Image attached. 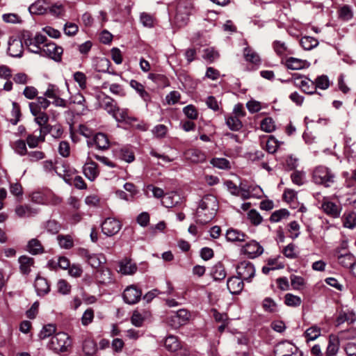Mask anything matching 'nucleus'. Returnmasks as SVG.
Listing matches in <instances>:
<instances>
[{
	"label": "nucleus",
	"mask_w": 356,
	"mask_h": 356,
	"mask_svg": "<svg viewBox=\"0 0 356 356\" xmlns=\"http://www.w3.org/2000/svg\"><path fill=\"white\" fill-rule=\"evenodd\" d=\"M218 208V201L214 195H204L196 210V222L202 225L209 222L214 218Z\"/></svg>",
	"instance_id": "f257e3e1"
},
{
	"label": "nucleus",
	"mask_w": 356,
	"mask_h": 356,
	"mask_svg": "<svg viewBox=\"0 0 356 356\" xmlns=\"http://www.w3.org/2000/svg\"><path fill=\"white\" fill-rule=\"evenodd\" d=\"M312 180L316 184L329 188L335 182L336 175L331 169L323 165H319L313 171Z\"/></svg>",
	"instance_id": "f03ea898"
},
{
	"label": "nucleus",
	"mask_w": 356,
	"mask_h": 356,
	"mask_svg": "<svg viewBox=\"0 0 356 356\" xmlns=\"http://www.w3.org/2000/svg\"><path fill=\"white\" fill-rule=\"evenodd\" d=\"M70 346V340L68 334L65 332H58L51 338L47 347L54 353H58L67 351Z\"/></svg>",
	"instance_id": "7ed1b4c3"
},
{
	"label": "nucleus",
	"mask_w": 356,
	"mask_h": 356,
	"mask_svg": "<svg viewBox=\"0 0 356 356\" xmlns=\"http://www.w3.org/2000/svg\"><path fill=\"white\" fill-rule=\"evenodd\" d=\"M63 52V49L61 47L56 45L51 41H49L42 46L40 55L47 56L56 62H60Z\"/></svg>",
	"instance_id": "20e7f679"
},
{
	"label": "nucleus",
	"mask_w": 356,
	"mask_h": 356,
	"mask_svg": "<svg viewBox=\"0 0 356 356\" xmlns=\"http://www.w3.org/2000/svg\"><path fill=\"white\" fill-rule=\"evenodd\" d=\"M274 353L276 356H302L298 347L289 341L277 343L275 347Z\"/></svg>",
	"instance_id": "39448f33"
},
{
	"label": "nucleus",
	"mask_w": 356,
	"mask_h": 356,
	"mask_svg": "<svg viewBox=\"0 0 356 356\" xmlns=\"http://www.w3.org/2000/svg\"><path fill=\"white\" fill-rule=\"evenodd\" d=\"M321 209L326 215L333 218H339L342 211V207L339 202L335 203L326 197H324L321 201Z\"/></svg>",
	"instance_id": "423d86ee"
},
{
	"label": "nucleus",
	"mask_w": 356,
	"mask_h": 356,
	"mask_svg": "<svg viewBox=\"0 0 356 356\" xmlns=\"http://www.w3.org/2000/svg\"><path fill=\"white\" fill-rule=\"evenodd\" d=\"M102 232L106 236H113L122 228V223L114 218H107L101 224Z\"/></svg>",
	"instance_id": "0eeeda50"
},
{
	"label": "nucleus",
	"mask_w": 356,
	"mask_h": 356,
	"mask_svg": "<svg viewBox=\"0 0 356 356\" xmlns=\"http://www.w3.org/2000/svg\"><path fill=\"white\" fill-rule=\"evenodd\" d=\"M236 271L237 275L247 282H251L252 279L255 275V268L254 265L247 261H241L237 266Z\"/></svg>",
	"instance_id": "6e6552de"
},
{
	"label": "nucleus",
	"mask_w": 356,
	"mask_h": 356,
	"mask_svg": "<svg viewBox=\"0 0 356 356\" xmlns=\"http://www.w3.org/2000/svg\"><path fill=\"white\" fill-rule=\"evenodd\" d=\"M142 291L134 285L127 286L122 294L124 301L129 305L137 303L141 298Z\"/></svg>",
	"instance_id": "1a4fd4ad"
},
{
	"label": "nucleus",
	"mask_w": 356,
	"mask_h": 356,
	"mask_svg": "<svg viewBox=\"0 0 356 356\" xmlns=\"http://www.w3.org/2000/svg\"><path fill=\"white\" fill-rule=\"evenodd\" d=\"M293 77L294 78V83L296 86H298L301 90L309 95L315 94V86L314 83L310 79L302 80V76L298 74H293Z\"/></svg>",
	"instance_id": "9d476101"
},
{
	"label": "nucleus",
	"mask_w": 356,
	"mask_h": 356,
	"mask_svg": "<svg viewBox=\"0 0 356 356\" xmlns=\"http://www.w3.org/2000/svg\"><path fill=\"white\" fill-rule=\"evenodd\" d=\"M243 252L250 259H254L261 255L264 248L259 243L252 241L243 247Z\"/></svg>",
	"instance_id": "9b49d317"
},
{
	"label": "nucleus",
	"mask_w": 356,
	"mask_h": 356,
	"mask_svg": "<svg viewBox=\"0 0 356 356\" xmlns=\"http://www.w3.org/2000/svg\"><path fill=\"white\" fill-rule=\"evenodd\" d=\"M190 314L186 309H179L176 312H173L170 316L171 325L177 328L184 325L189 319Z\"/></svg>",
	"instance_id": "f8f14e48"
},
{
	"label": "nucleus",
	"mask_w": 356,
	"mask_h": 356,
	"mask_svg": "<svg viewBox=\"0 0 356 356\" xmlns=\"http://www.w3.org/2000/svg\"><path fill=\"white\" fill-rule=\"evenodd\" d=\"M23 43L21 40L10 38L8 40V52L12 57H21L23 54Z\"/></svg>",
	"instance_id": "ddd939ff"
},
{
	"label": "nucleus",
	"mask_w": 356,
	"mask_h": 356,
	"mask_svg": "<svg viewBox=\"0 0 356 356\" xmlns=\"http://www.w3.org/2000/svg\"><path fill=\"white\" fill-rule=\"evenodd\" d=\"M243 279L239 275L229 277L227 282V286L232 294H238L243 289Z\"/></svg>",
	"instance_id": "4468645a"
},
{
	"label": "nucleus",
	"mask_w": 356,
	"mask_h": 356,
	"mask_svg": "<svg viewBox=\"0 0 356 356\" xmlns=\"http://www.w3.org/2000/svg\"><path fill=\"white\" fill-rule=\"evenodd\" d=\"M83 173L88 179L94 181L99 175L97 164L92 161L86 162L83 166Z\"/></svg>",
	"instance_id": "2eb2a0df"
},
{
	"label": "nucleus",
	"mask_w": 356,
	"mask_h": 356,
	"mask_svg": "<svg viewBox=\"0 0 356 356\" xmlns=\"http://www.w3.org/2000/svg\"><path fill=\"white\" fill-rule=\"evenodd\" d=\"M185 158L192 163H198L206 161V154L199 149H189L184 152Z\"/></svg>",
	"instance_id": "dca6fc26"
},
{
	"label": "nucleus",
	"mask_w": 356,
	"mask_h": 356,
	"mask_svg": "<svg viewBox=\"0 0 356 356\" xmlns=\"http://www.w3.org/2000/svg\"><path fill=\"white\" fill-rule=\"evenodd\" d=\"M80 253L87 259V262L94 268H97L103 263L102 259L104 258L102 255L95 254H90L86 249H81Z\"/></svg>",
	"instance_id": "f3484780"
},
{
	"label": "nucleus",
	"mask_w": 356,
	"mask_h": 356,
	"mask_svg": "<svg viewBox=\"0 0 356 356\" xmlns=\"http://www.w3.org/2000/svg\"><path fill=\"white\" fill-rule=\"evenodd\" d=\"M92 143L95 144L99 149L105 150L109 147V140L107 136L103 133H97L92 138V142H88L90 146Z\"/></svg>",
	"instance_id": "a211bd4d"
},
{
	"label": "nucleus",
	"mask_w": 356,
	"mask_h": 356,
	"mask_svg": "<svg viewBox=\"0 0 356 356\" xmlns=\"http://www.w3.org/2000/svg\"><path fill=\"white\" fill-rule=\"evenodd\" d=\"M99 104L102 108L111 115H114L115 111H116L118 107L116 102L106 95L100 100Z\"/></svg>",
	"instance_id": "6ab92c4d"
},
{
	"label": "nucleus",
	"mask_w": 356,
	"mask_h": 356,
	"mask_svg": "<svg viewBox=\"0 0 356 356\" xmlns=\"http://www.w3.org/2000/svg\"><path fill=\"white\" fill-rule=\"evenodd\" d=\"M137 270V266L131 259H123L119 263V272L124 275H132Z\"/></svg>",
	"instance_id": "aec40b11"
},
{
	"label": "nucleus",
	"mask_w": 356,
	"mask_h": 356,
	"mask_svg": "<svg viewBox=\"0 0 356 356\" xmlns=\"http://www.w3.org/2000/svg\"><path fill=\"white\" fill-rule=\"evenodd\" d=\"M34 286L38 296H44L50 291L47 280L42 277H37Z\"/></svg>",
	"instance_id": "412c9836"
},
{
	"label": "nucleus",
	"mask_w": 356,
	"mask_h": 356,
	"mask_svg": "<svg viewBox=\"0 0 356 356\" xmlns=\"http://www.w3.org/2000/svg\"><path fill=\"white\" fill-rule=\"evenodd\" d=\"M15 213L19 218H30L38 213V210L28 205H19L15 208Z\"/></svg>",
	"instance_id": "4be33fe9"
},
{
	"label": "nucleus",
	"mask_w": 356,
	"mask_h": 356,
	"mask_svg": "<svg viewBox=\"0 0 356 356\" xmlns=\"http://www.w3.org/2000/svg\"><path fill=\"white\" fill-rule=\"evenodd\" d=\"M19 269L22 274L28 275L34 264V259L26 255L21 256L19 259Z\"/></svg>",
	"instance_id": "5701e85b"
},
{
	"label": "nucleus",
	"mask_w": 356,
	"mask_h": 356,
	"mask_svg": "<svg viewBox=\"0 0 356 356\" xmlns=\"http://www.w3.org/2000/svg\"><path fill=\"white\" fill-rule=\"evenodd\" d=\"M179 195L175 192L167 193L161 200L162 204L166 208L175 207L179 202Z\"/></svg>",
	"instance_id": "b1692460"
},
{
	"label": "nucleus",
	"mask_w": 356,
	"mask_h": 356,
	"mask_svg": "<svg viewBox=\"0 0 356 356\" xmlns=\"http://www.w3.org/2000/svg\"><path fill=\"white\" fill-rule=\"evenodd\" d=\"M339 338L336 336L330 335L325 352L326 356H335L339 351Z\"/></svg>",
	"instance_id": "393cba45"
},
{
	"label": "nucleus",
	"mask_w": 356,
	"mask_h": 356,
	"mask_svg": "<svg viewBox=\"0 0 356 356\" xmlns=\"http://www.w3.org/2000/svg\"><path fill=\"white\" fill-rule=\"evenodd\" d=\"M248 238L247 235L243 232L235 229H229L226 233V238L232 242H242L245 241Z\"/></svg>",
	"instance_id": "a878e982"
},
{
	"label": "nucleus",
	"mask_w": 356,
	"mask_h": 356,
	"mask_svg": "<svg viewBox=\"0 0 356 356\" xmlns=\"http://www.w3.org/2000/svg\"><path fill=\"white\" fill-rule=\"evenodd\" d=\"M164 346L168 351L174 353L181 348V343L177 337L170 335L165 339Z\"/></svg>",
	"instance_id": "bb28decb"
},
{
	"label": "nucleus",
	"mask_w": 356,
	"mask_h": 356,
	"mask_svg": "<svg viewBox=\"0 0 356 356\" xmlns=\"http://www.w3.org/2000/svg\"><path fill=\"white\" fill-rule=\"evenodd\" d=\"M356 320V316L353 311H341L337 318V323L338 325H341L345 322L351 324Z\"/></svg>",
	"instance_id": "cd10ccee"
},
{
	"label": "nucleus",
	"mask_w": 356,
	"mask_h": 356,
	"mask_svg": "<svg viewBox=\"0 0 356 356\" xmlns=\"http://www.w3.org/2000/svg\"><path fill=\"white\" fill-rule=\"evenodd\" d=\"M46 4H47L46 0H38L29 6V12L34 15H43L47 12Z\"/></svg>",
	"instance_id": "c85d7f7f"
},
{
	"label": "nucleus",
	"mask_w": 356,
	"mask_h": 356,
	"mask_svg": "<svg viewBox=\"0 0 356 356\" xmlns=\"http://www.w3.org/2000/svg\"><path fill=\"white\" fill-rule=\"evenodd\" d=\"M240 119V118L230 114L225 117V123L230 130L237 131L243 127Z\"/></svg>",
	"instance_id": "c756f323"
},
{
	"label": "nucleus",
	"mask_w": 356,
	"mask_h": 356,
	"mask_svg": "<svg viewBox=\"0 0 356 356\" xmlns=\"http://www.w3.org/2000/svg\"><path fill=\"white\" fill-rule=\"evenodd\" d=\"M129 84L130 86L139 94L144 101L148 102L151 100L149 94L145 90L143 84L134 79L131 80Z\"/></svg>",
	"instance_id": "7c9ffc66"
},
{
	"label": "nucleus",
	"mask_w": 356,
	"mask_h": 356,
	"mask_svg": "<svg viewBox=\"0 0 356 356\" xmlns=\"http://www.w3.org/2000/svg\"><path fill=\"white\" fill-rule=\"evenodd\" d=\"M27 250L33 255L44 252L43 246L41 242L37 238L31 239L27 244Z\"/></svg>",
	"instance_id": "2f4dec72"
},
{
	"label": "nucleus",
	"mask_w": 356,
	"mask_h": 356,
	"mask_svg": "<svg viewBox=\"0 0 356 356\" xmlns=\"http://www.w3.org/2000/svg\"><path fill=\"white\" fill-rule=\"evenodd\" d=\"M306 60L290 57L286 59L285 65L288 69L292 70H298L305 67Z\"/></svg>",
	"instance_id": "473e14b6"
},
{
	"label": "nucleus",
	"mask_w": 356,
	"mask_h": 356,
	"mask_svg": "<svg viewBox=\"0 0 356 356\" xmlns=\"http://www.w3.org/2000/svg\"><path fill=\"white\" fill-rule=\"evenodd\" d=\"M166 286L167 289L163 292H159L157 289H154L147 292L143 297L144 300H145L147 302H150L159 293L170 295L172 293L174 288L170 281H166Z\"/></svg>",
	"instance_id": "72a5a7b5"
},
{
	"label": "nucleus",
	"mask_w": 356,
	"mask_h": 356,
	"mask_svg": "<svg viewBox=\"0 0 356 356\" xmlns=\"http://www.w3.org/2000/svg\"><path fill=\"white\" fill-rule=\"evenodd\" d=\"M355 257L350 253L339 254L337 257L338 264L345 268H349L352 264H354Z\"/></svg>",
	"instance_id": "f704fd0d"
},
{
	"label": "nucleus",
	"mask_w": 356,
	"mask_h": 356,
	"mask_svg": "<svg viewBox=\"0 0 356 356\" xmlns=\"http://www.w3.org/2000/svg\"><path fill=\"white\" fill-rule=\"evenodd\" d=\"M211 275L215 280H222L226 277L223 265L218 262L212 268Z\"/></svg>",
	"instance_id": "c9c22d12"
},
{
	"label": "nucleus",
	"mask_w": 356,
	"mask_h": 356,
	"mask_svg": "<svg viewBox=\"0 0 356 356\" xmlns=\"http://www.w3.org/2000/svg\"><path fill=\"white\" fill-rule=\"evenodd\" d=\"M290 213L286 209H280L273 211L269 218L271 222H278L283 219H286Z\"/></svg>",
	"instance_id": "e433bc0d"
},
{
	"label": "nucleus",
	"mask_w": 356,
	"mask_h": 356,
	"mask_svg": "<svg viewBox=\"0 0 356 356\" xmlns=\"http://www.w3.org/2000/svg\"><path fill=\"white\" fill-rule=\"evenodd\" d=\"M96 343L90 339H86L83 343V351L88 356H92L97 352Z\"/></svg>",
	"instance_id": "4c0bfd02"
},
{
	"label": "nucleus",
	"mask_w": 356,
	"mask_h": 356,
	"mask_svg": "<svg viewBox=\"0 0 356 356\" xmlns=\"http://www.w3.org/2000/svg\"><path fill=\"white\" fill-rule=\"evenodd\" d=\"M343 227L353 229L356 226V214L354 212L345 213L342 217Z\"/></svg>",
	"instance_id": "58836bf2"
},
{
	"label": "nucleus",
	"mask_w": 356,
	"mask_h": 356,
	"mask_svg": "<svg viewBox=\"0 0 356 356\" xmlns=\"http://www.w3.org/2000/svg\"><path fill=\"white\" fill-rule=\"evenodd\" d=\"M300 44L305 50H311L318 44V40L310 36H304L300 39Z\"/></svg>",
	"instance_id": "ea45409f"
},
{
	"label": "nucleus",
	"mask_w": 356,
	"mask_h": 356,
	"mask_svg": "<svg viewBox=\"0 0 356 356\" xmlns=\"http://www.w3.org/2000/svg\"><path fill=\"white\" fill-rule=\"evenodd\" d=\"M57 240L61 248L69 250L74 246V240L70 235H58Z\"/></svg>",
	"instance_id": "a19ab883"
},
{
	"label": "nucleus",
	"mask_w": 356,
	"mask_h": 356,
	"mask_svg": "<svg viewBox=\"0 0 356 356\" xmlns=\"http://www.w3.org/2000/svg\"><path fill=\"white\" fill-rule=\"evenodd\" d=\"M111 65V63L110 60L106 58H102L99 59L97 62V64L95 65V70L97 72H109V67ZM112 74H117L115 72H111Z\"/></svg>",
	"instance_id": "79ce46f5"
},
{
	"label": "nucleus",
	"mask_w": 356,
	"mask_h": 356,
	"mask_svg": "<svg viewBox=\"0 0 356 356\" xmlns=\"http://www.w3.org/2000/svg\"><path fill=\"white\" fill-rule=\"evenodd\" d=\"M243 56L246 61L253 64H258L260 62V58L257 53L249 47H245L243 51Z\"/></svg>",
	"instance_id": "37998d69"
},
{
	"label": "nucleus",
	"mask_w": 356,
	"mask_h": 356,
	"mask_svg": "<svg viewBox=\"0 0 356 356\" xmlns=\"http://www.w3.org/2000/svg\"><path fill=\"white\" fill-rule=\"evenodd\" d=\"M302 300L300 297L292 293H286L284 296V303L289 307H296L301 305Z\"/></svg>",
	"instance_id": "c03bdc74"
},
{
	"label": "nucleus",
	"mask_w": 356,
	"mask_h": 356,
	"mask_svg": "<svg viewBox=\"0 0 356 356\" xmlns=\"http://www.w3.org/2000/svg\"><path fill=\"white\" fill-rule=\"evenodd\" d=\"M313 82L315 86V92H316L317 88L325 90L330 86L329 79L326 75L318 76Z\"/></svg>",
	"instance_id": "a18cd8bd"
},
{
	"label": "nucleus",
	"mask_w": 356,
	"mask_h": 356,
	"mask_svg": "<svg viewBox=\"0 0 356 356\" xmlns=\"http://www.w3.org/2000/svg\"><path fill=\"white\" fill-rule=\"evenodd\" d=\"M148 78L159 85L161 87L164 88L169 86V81L165 75L160 74H149L148 75Z\"/></svg>",
	"instance_id": "49530a36"
},
{
	"label": "nucleus",
	"mask_w": 356,
	"mask_h": 356,
	"mask_svg": "<svg viewBox=\"0 0 356 356\" xmlns=\"http://www.w3.org/2000/svg\"><path fill=\"white\" fill-rule=\"evenodd\" d=\"M44 140V136L40 134L38 136L33 134H29L26 137V143L30 148H35L38 147L40 143H43Z\"/></svg>",
	"instance_id": "de8ad7c7"
},
{
	"label": "nucleus",
	"mask_w": 356,
	"mask_h": 356,
	"mask_svg": "<svg viewBox=\"0 0 356 356\" xmlns=\"http://www.w3.org/2000/svg\"><path fill=\"white\" fill-rule=\"evenodd\" d=\"M261 129L265 132L270 133L275 129V122L271 118H265L261 122Z\"/></svg>",
	"instance_id": "09e8293b"
},
{
	"label": "nucleus",
	"mask_w": 356,
	"mask_h": 356,
	"mask_svg": "<svg viewBox=\"0 0 356 356\" xmlns=\"http://www.w3.org/2000/svg\"><path fill=\"white\" fill-rule=\"evenodd\" d=\"M321 335V329L318 326H312L308 328L305 332V336L307 341H314Z\"/></svg>",
	"instance_id": "8fccbe9b"
},
{
	"label": "nucleus",
	"mask_w": 356,
	"mask_h": 356,
	"mask_svg": "<svg viewBox=\"0 0 356 356\" xmlns=\"http://www.w3.org/2000/svg\"><path fill=\"white\" fill-rule=\"evenodd\" d=\"M248 218L254 226L260 225L263 220L262 216L255 209H251L249 211L248 213Z\"/></svg>",
	"instance_id": "3c124183"
},
{
	"label": "nucleus",
	"mask_w": 356,
	"mask_h": 356,
	"mask_svg": "<svg viewBox=\"0 0 356 356\" xmlns=\"http://www.w3.org/2000/svg\"><path fill=\"white\" fill-rule=\"evenodd\" d=\"M44 228L47 232L56 234L60 231L61 225L55 220H49L47 221Z\"/></svg>",
	"instance_id": "603ef678"
},
{
	"label": "nucleus",
	"mask_w": 356,
	"mask_h": 356,
	"mask_svg": "<svg viewBox=\"0 0 356 356\" xmlns=\"http://www.w3.org/2000/svg\"><path fill=\"white\" fill-rule=\"evenodd\" d=\"M56 326L53 324H48L44 325L39 333V338L44 339L56 332Z\"/></svg>",
	"instance_id": "864d4df0"
},
{
	"label": "nucleus",
	"mask_w": 356,
	"mask_h": 356,
	"mask_svg": "<svg viewBox=\"0 0 356 356\" xmlns=\"http://www.w3.org/2000/svg\"><path fill=\"white\" fill-rule=\"evenodd\" d=\"M214 167L219 169H229L230 168L229 161L225 158H213L210 161Z\"/></svg>",
	"instance_id": "5fc2aeb1"
},
{
	"label": "nucleus",
	"mask_w": 356,
	"mask_h": 356,
	"mask_svg": "<svg viewBox=\"0 0 356 356\" xmlns=\"http://www.w3.org/2000/svg\"><path fill=\"white\" fill-rule=\"evenodd\" d=\"M13 148L15 152L21 155L24 156L27 153V148L26 142L23 140H17L13 144Z\"/></svg>",
	"instance_id": "6e6d98bb"
},
{
	"label": "nucleus",
	"mask_w": 356,
	"mask_h": 356,
	"mask_svg": "<svg viewBox=\"0 0 356 356\" xmlns=\"http://www.w3.org/2000/svg\"><path fill=\"white\" fill-rule=\"evenodd\" d=\"M12 105L13 109L11 113L14 118L10 119V122L12 124L16 125L17 122L19 121V118L21 116L20 107L19 105L15 102H13Z\"/></svg>",
	"instance_id": "4d7b16f0"
},
{
	"label": "nucleus",
	"mask_w": 356,
	"mask_h": 356,
	"mask_svg": "<svg viewBox=\"0 0 356 356\" xmlns=\"http://www.w3.org/2000/svg\"><path fill=\"white\" fill-rule=\"evenodd\" d=\"M273 46L275 51L279 56H283L288 52V48L284 42L275 40Z\"/></svg>",
	"instance_id": "13d9d810"
},
{
	"label": "nucleus",
	"mask_w": 356,
	"mask_h": 356,
	"mask_svg": "<svg viewBox=\"0 0 356 356\" xmlns=\"http://www.w3.org/2000/svg\"><path fill=\"white\" fill-rule=\"evenodd\" d=\"M113 115V118L118 122H124L128 119V112L127 109L120 108L118 106L117 107L116 111Z\"/></svg>",
	"instance_id": "bf43d9fd"
},
{
	"label": "nucleus",
	"mask_w": 356,
	"mask_h": 356,
	"mask_svg": "<svg viewBox=\"0 0 356 356\" xmlns=\"http://www.w3.org/2000/svg\"><path fill=\"white\" fill-rule=\"evenodd\" d=\"M183 112L185 114V115L191 120H195L197 118V111L195 108V107L192 104H189L185 106L183 108Z\"/></svg>",
	"instance_id": "052dcab7"
},
{
	"label": "nucleus",
	"mask_w": 356,
	"mask_h": 356,
	"mask_svg": "<svg viewBox=\"0 0 356 356\" xmlns=\"http://www.w3.org/2000/svg\"><path fill=\"white\" fill-rule=\"evenodd\" d=\"M263 307L266 312H275L277 311V304L270 298H266L263 301Z\"/></svg>",
	"instance_id": "680f3d73"
},
{
	"label": "nucleus",
	"mask_w": 356,
	"mask_h": 356,
	"mask_svg": "<svg viewBox=\"0 0 356 356\" xmlns=\"http://www.w3.org/2000/svg\"><path fill=\"white\" fill-rule=\"evenodd\" d=\"M296 245L293 243H289L283 250V254L289 259H296L298 254L296 250Z\"/></svg>",
	"instance_id": "e2e57ef3"
},
{
	"label": "nucleus",
	"mask_w": 356,
	"mask_h": 356,
	"mask_svg": "<svg viewBox=\"0 0 356 356\" xmlns=\"http://www.w3.org/2000/svg\"><path fill=\"white\" fill-rule=\"evenodd\" d=\"M24 43L27 46L29 50L31 52L38 54H40L42 47H40L36 42L32 41L31 38L29 37L27 38H25Z\"/></svg>",
	"instance_id": "0e129e2a"
},
{
	"label": "nucleus",
	"mask_w": 356,
	"mask_h": 356,
	"mask_svg": "<svg viewBox=\"0 0 356 356\" xmlns=\"http://www.w3.org/2000/svg\"><path fill=\"white\" fill-rule=\"evenodd\" d=\"M94 318V311L92 309H87L81 317V323L83 325L86 326L92 323Z\"/></svg>",
	"instance_id": "69168bd1"
},
{
	"label": "nucleus",
	"mask_w": 356,
	"mask_h": 356,
	"mask_svg": "<svg viewBox=\"0 0 356 356\" xmlns=\"http://www.w3.org/2000/svg\"><path fill=\"white\" fill-rule=\"evenodd\" d=\"M120 156L127 163H131L135 159L134 152L127 148L121 149Z\"/></svg>",
	"instance_id": "338daca9"
},
{
	"label": "nucleus",
	"mask_w": 356,
	"mask_h": 356,
	"mask_svg": "<svg viewBox=\"0 0 356 356\" xmlns=\"http://www.w3.org/2000/svg\"><path fill=\"white\" fill-rule=\"evenodd\" d=\"M290 280L293 289L298 290L305 284V280L300 276L291 275Z\"/></svg>",
	"instance_id": "774afa93"
}]
</instances>
